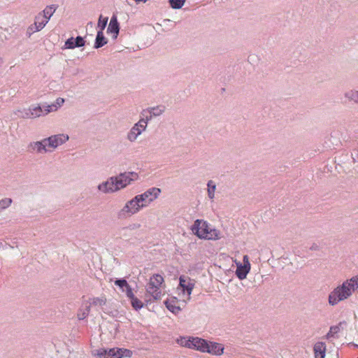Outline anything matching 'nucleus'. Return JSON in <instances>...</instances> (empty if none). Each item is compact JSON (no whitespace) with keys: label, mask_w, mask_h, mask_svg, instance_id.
Here are the masks:
<instances>
[{"label":"nucleus","mask_w":358,"mask_h":358,"mask_svg":"<svg viewBox=\"0 0 358 358\" xmlns=\"http://www.w3.org/2000/svg\"><path fill=\"white\" fill-rule=\"evenodd\" d=\"M186 0H169V3L171 6V7L173 9H180L181 8Z\"/></svg>","instance_id":"obj_33"},{"label":"nucleus","mask_w":358,"mask_h":358,"mask_svg":"<svg viewBox=\"0 0 358 358\" xmlns=\"http://www.w3.org/2000/svg\"><path fill=\"white\" fill-rule=\"evenodd\" d=\"M69 137L67 134H59L50 136L48 138H45V141L46 142L47 146L55 149L59 145L65 143L69 140Z\"/></svg>","instance_id":"obj_8"},{"label":"nucleus","mask_w":358,"mask_h":358,"mask_svg":"<svg viewBox=\"0 0 358 358\" xmlns=\"http://www.w3.org/2000/svg\"><path fill=\"white\" fill-rule=\"evenodd\" d=\"M358 287V282L355 278L345 281L341 285L338 286L329 294V303L331 306L336 305L338 302L348 299Z\"/></svg>","instance_id":"obj_1"},{"label":"nucleus","mask_w":358,"mask_h":358,"mask_svg":"<svg viewBox=\"0 0 358 358\" xmlns=\"http://www.w3.org/2000/svg\"><path fill=\"white\" fill-rule=\"evenodd\" d=\"M85 43L86 41L84 38L80 36H78L76 38L70 37L65 41L64 45L62 49L64 50L81 48L85 45Z\"/></svg>","instance_id":"obj_11"},{"label":"nucleus","mask_w":358,"mask_h":358,"mask_svg":"<svg viewBox=\"0 0 358 358\" xmlns=\"http://www.w3.org/2000/svg\"><path fill=\"white\" fill-rule=\"evenodd\" d=\"M344 96L349 101H352L356 103H358V91L357 90H349L345 92Z\"/></svg>","instance_id":"obj_28"},{"label":"nucleus","mask_w":358,"mask_h":358,"mask_svg":"<svg viewBox=\"0 0 358 358\" xmlns=\"http://www.w3.org/2000/svg\"><path fill=\"white\" fill-rule=\"evenodd\" d=\"M220 231L216 229H210L208 230V236L206 239L208 240H218L220 238Z\"/></svg>","instance_id":"obj_30"},{"label":"nucleus","mask_w":358,"mask_h":358,"mask_svg":"<svg viewBox=\"0 0 358 358\" xmlns=\"http://www.w3.org/2000/svg\"><path fill=\"white\" fill-rule=\"evenodd\" d=\"M118 351L120 352V354H122V357H131V351L129 350H127V349H123V348H118Z\"/></svg>","instance_id":"obj_42"},{"label":"nucleus","mask_w":358,"mask_h":358,"mask_svg":"<svg viewBox=\"0 0 358 358\" xmlns=\"http://www.w3.org/2000/svg\"><path fill=\"white\" fill-rule=\"evenodd\" d=\"M96 355L99 358H107L106 349L101 348L98 350Z\"/></svg>","instance_id":"obj_43"},{"label":"nucleus","mask_w":358,"mask_h":358,"mask_svg":"<svg viewBox=\"0 0 358 358\" xmlns=\"http://www.w3.org/2000/svg\"><path fill=\"white\" fill-rule=\"evenodd\" d=\"M106 299L96 297L93 299L92 305L102 306L106 304Z\"/></svg>","instance_id":"obj_40"},{"label":"nucleus","mask_w":358,"mask_h":358,"mask_svg":"<svg viewBox=\"0 0 358 358\" xmlns=\"http://www.w3.org/2000/svg\"><path fill=\"white\" fill-rule=\"evenodd\" d=\"M310 250H318L319 246L316 243H313L311 247L310 248Z\"/></svg>","instance_id":"obj_46"},{"label":"nucleus","mask_w":358,"mask_h":358,"mask_svg":"<svg viewBox=\"0 0 358 358\" xmlns=\"http://www.w3.org/2000/svg\"><path fill=\"white\" fill-rule=\"evenodd\" d=\"M161 193V189L157 187H152L147 189L145 192L141 194H138L137 196L139 199L143 208L147 207L151 202L155 200Z\"/></svg>","instance_id":"obj_4"},{"label":"nucleus","mask_w":358,"mask_h":358,"mask_svg":"<svg viewBox=\"0 0 358 358\" xmlns=\"http://www.w3.org/2000/svg\"><path fill=\"white\" fill-rule=\"evenodd\" d=\"M64 103V99L63 98L59 97L56 99V101L54 104L56 105L58 108L59 107L62 106Z\"/></svg>","instance_id":"obj_45"},{"label":"nucleus","mask_w":358,"mask_h":358,"mask_svg":"<svg viewBox=\"0 0 358 358\" xmlns=\"http://www.w3.org/2000/svg\"><path fill=\"white\" fill-rule=\"evenodd\" d=\"M164 282L163 277L159 274H155L150 278V282L148 287H152V284L159 287L160 285Z\"/></svg>","instance_id":"obj_27"},{"label":"nucleus","mask_w":358,"mask_h":358,"mask_svg":"<svg viewBox=\"0 0 358 358\" xmlns=\"http://www.w3.org/2000/svg\"><path fill=\"white\" fill-rule=\"evenodd\" d=\"M114 177L116 178L115 183L118 191L126 187L128 185L131 184V182L138 180V175L136 172L129 171L121 173L118 176Z\"/></svg>","instance_id":"obj_3"},{"label":"nucleus","mask_w":358,"mask_h":358,"mask_svg":"<svg viewBox=\"0 0 358 358\" xmlns=\"http://www.w3.org/2000/svg\"><path fill=\"white\" fill-rule=\"evenodd\" d=\"M209 229L208 224L203 220L197 219L191 227L192 233L201 239H206Z\"/></svg>","instance_id":"obj_5"},{"label":"nucleus","mask_w":358,"mask_h":358,"mask_svg":"<svg viewBox=\"0 0 358 358\" xmlns=\"http://www.w3.org/2000/svg\"><path fill=\"white\" fill-rule=\"evenodd\" d=\"M147 290L152 294L154 299L158 300L161 299L162 292L159 289V287H157L156 285L152 284V287H148Z\"/></svg>","instance_id":"obj_25"},{"label":"nucleus","mask_w":358,"mask_h":358,"mask_svg":"<svg viewBox=\"0 0 358 358\" xmlns=\"http://www.w3.org/2000/svg\"><path fill=\"white\" fill-rule=\"evenodd\" d=\"M87 25L92 26L93 25V22H90L87 23Z\"/></svg>","instance_id":"obj_48"},{"label":"nucleus","mask_w":358,"mask_h":358,"mask_svg":"<svg viewBox=\"0 0 358 358\" xmlns=\"http://www.w3.org/2000/svg\"><path fill=\"white\" fill-rule=\"evenodd\" d=\"M148 109L153 117H157L164 113L166 107L163 105H159L155 107H149Z\"/></svg>","instance_id":"obj_24"},{"label":"nucleus","mask_w":358,"mask_h":358,"mask_svg":"<svg viewBox=\"0 0 358 358\" xmlns=\"http://www.w3.org/2000/svg\"><path fill=\"white\" fill-rule=\"evenodd\" d=\"M48 23V20H45L42 16V13H38L35 17V22L33 24L36 27V30H41Z\"/></svg>","instance_id":"obj_23"},{"label":"nucleus","mask_w":358,"mask_h":358,"mask_svg":"<svg viewBox=\"0 0 358 358\" xmlns=\"http://www.w3.org/2000/svg\"><path fill=\"white\" fill-rule=\"evenodd\" d=\"M153 116L150 113V111L148 108L143 109L141 113V119L139 121L143 124V129L145 130L147 127V124L149 121L152 119Z\"/></svg>","instance_id":"obj_21"},{"label":"nucleus","mask_w":358,"mask_h":358,"mask_svg":"<svg viewBox=\"0 0 358 358\" xmlns=\"http://www.w3.org/2000/svg\"><path fill=\"white\" fill-rule=\"evenodd\" d=\"M357 358H358V357H357Z\"/></svg>","instance_id":"obj_49"},{"label":"nucleus","mask_w":358,"mask_h":358,"mask_svg":"<svg viewBox=\"0 0 358 358\" xmlns=\"http://www.w3.org/2000/svg\"><path fill=\"white\" fill-rule=\"evenodd\" d=\"M107 43L108 39L104 36L103 32L102 31H98L95 38L94 48L99 49L107 44Z\"/></svg>","instance_id":"obj_20"},{"label":"nucleus","mask_w":358,"mask_h":358,"mask_svg":"<svg viewBox=\"0 0 358 358\" xmlns=\"http://www.w3.org/2000/svg\"><path fill=\"white\" fill-rule=\"evenodd\" d=\"M341 322H340L338 325L331 326L330 327L329 331L327 334V338H329L334 336V334L338 333L341 330L340 326L341 325Z\"/></svg>","instance_id":"obj_35"},{"label":"nucleus","mask_w":358,"mask_h":358,"mask_svg":"<svg viewBox=\"0 0 358 358\" xmlns=\"http://www.w3.org/2000/svg\"><path fill=\"white\" fill-rule=\"evenodd\" d=\"M224 347L222 344L215 342H207L205 352L220 355L223 353Z\"/></svg>","instance_id":"obj_15"},{"label":"nucleus","mask_w":358,"mask_h":358,"mask_svg":"<svg viewBox=\"0 0 358 358\" xmlns=\"http://www.w3.org/2000/svg\"><path fill=\"white\" fill-rule=\"evenodd\" d=\"M208 186V196L210 199L215 197V192L216 189V185L213 180H209L207 183Z\"/></svg>","instance_id":"obj_31"},{"label":"nucleus","mask_w":358,"mask_h":358,"mask_svg":"<svg viewBox=\"0 0 358 358\" xmlns=\"http://www.w3.org/2000/svg\"><path fill=\"white\" fill-rule=\"evenodd\" d=\"M179 287L182 288L183 293H187L188 299H189L190 294L194 287V283L192 282L191 278L185 275H180L179 278Z\"/></svg>","instance_id":"obj_12"},{"label":"nucleus","mask_w":358,"mask_h":358,"mask_svg":"<svg viewBox=\"0 0 358 358\" xmlns=\"http://www.w3.org/2000/svg\"><path fill=\"white\" fill-rule=\"evenodd\" d=\"M143 124L141 123L140 121H138L137 123L134 124V125L132 127V128L130 129V131L127 134V139L131 141L134 142L136 140L137 137L143 131Z\"/></svg>","instance_id":"obj_14"},{"label":"nucleus","mask_w":358,"mask_h":358,"mask_svg":"<svg viewBox=\"0 0 358 358\" xmlns=\"http://www.w3.org/2000/svg\"><path fill=\"white\" fill-rule=\"evenodd\" d=\"M243 264L236 262V270L235 271L236 275L239 280L246 278L248 273L250 270V263L248 255L243 256Z\"/></svg>","instance_id":"obj_7"},{"label":"nucleus","mask_w":358,"mask_h":358,"mask_svg":"<svg viewBox=\"0 0 358 358\" xmlns=\"http://www.w3.org/2000/svg\"><path fill=\"white\" fill-rule=\"evenodd\" d=\"M178 302V299L176 297H171L170 299H166L164 301V304L169 311L176 315L181 311L180 307L176 305V303H177Z\"/></svg>","instance_id":"obj_18"},{"label":"nucleus","mask_w":358,"mask_h":358,"mask_svg":"<svg viewBox=\"0 0 358 358\" xmlns=\"http://www.w3.org/2000/svg\"><path fill=\"white\" fill-rule=\"evenodd\" d=\"M120 31V24L117 21V16L113 15L110 19L107 32L113 34V38H117Z\"/></svg>","instance_id":"obj_16"},{"label":"nucleus","mask_w":358,"mask_h":358,"mask_svg":"<svg viewBox=\"0 0 358 358\" xmlns=\"http://www.w3.org/2000/svg\"><path fill=\"white\" fill-rule=\"evenodd\" d=\"M142 208L143 206L136 195L128 201L124 207L117 212V217L119 220H125L138 213Z\"/></svg>","instance_id":"obj_2"},{"label":"nucleus","mask_w":358,"mask_h":358,"mask_svg":"<svg viewBox=\"0 0 358 358\" xmlns=\"http://www.w3.org/2000/svg\"><path fill=\"white\" fill-rule=\"evenodd\" d=\"M46 147V142L45 138H43L40 141L31 142L28 145V150L31 152L36 151L37 153H46L48 152Z\"/></svg>","instance_id":"obj_13"},{"label":"nucleus","mask_w":358,"mask_h":358,"mask_svg":"<svg viewBox=\"0 0 358 358\" xmlns=\"http://www.w3.org/2000/svg\"><path fill=\"white\" fill-rule=\"evenodd\" d=\"M207 341L198 337H192L191 342V349H195L203 352H205L206 347L207 345Z\"/></svg>","instance_id":"obj_17"},{"label":"nucleus","mask_w":358,"mask_h":358,"mask_svg":"<svg viewBox=\"0 0 358 358\" xmlns=\"http://www.w3.org/2000/svg\"><path fill=\"white\" fill-rule=\"evenodd\" d=\"M38 31L39 30H36V27H34V24H31L27 29V35L28 36V37H30L33 33Z\"/></svg>","instance_id":"obj_44"},{"label":"nucleus","mask_w":358,"mask_h":358,"mask_svg":"<svg viewBox=\"0 0 358 358\" xmlns=\"http://www.w3.org/2000/svg\"><path fill=\"white\" fill-rule=\"evenodd\" d=\"M114 282L115 285L121 288L123 292H124V288L126 289L129 285L124 278L116 279Z\"/></svg>","instance_id":"obj_36"},{"label":"nucleus","mask_w":358,"mask_h":358,"mask_svg":"<svg viewBox=\"0 0 358 358\" xmlns=\"http://www.w3.org/2000/svg\"><path fill=\"white\" fill-rule=\"evenodd\" d=\"M18 113H20V114H18V116L21 118H24V119L32 118L31 116V111H30L29 108L24 109L23 110H18Z\"/></svg>","instance_id":"obj_39"},{"label":"nucleus","mask_w":358,"mask_h":358,"mask_svg":"<svg viewBox=\"0 0 358 358\" xmlns=\"http://www.w3.org/2000/svg\"><path fill=\"white\" fill-rule=\"evenodd\" d=\"M141 227V225L139 223H132L129 224L127 227L120 228L118 230L120 238L127 241H131L132 239V236L134 234L133 231L139 229Z\"/></svg>","instance_id":"obj_9"},{"label":"nucleus","mask_w":358,"mask_h":358,"mask_svg":"<svg viewBox=\"0 0 358 358\" xmlns=\"http://www.w3.org/2000/svg\"><path fill=\"white\" fill-rule=\"evenodd\" d=\"M192 337L180 336L177 339V343L185 348H190Z\"/></svg>","instance_id":"obj_29"},{"label":"nucleus","mask_w":358,"mask_h":358,"mask_svg":"<svg viewBox=\"0 0 358 358\" xmlns=\"http://www.w3.org/2000/svg\"><path fill=\"white\" fill-rule=\"evenodd\" d=\"M57 6L55 4L47 6L42 12V16L44 17L45 20H47L48 22L50 17L55 12V10H57Z\"/></svg>","instance_id":"obj_22"},{"label":"nucleus","mask_w":358,"mask_h":358,"mask_svg":"<svg viewBox=\"0 0 358 358\" xmlns=\"http://www.w3.org/2000/svg\"><path fill=\"white\" fill-rule=\"evenodd\" d=\"M131 306L136 310H138L143 307V303L137 297L134 298L130 301Z\"/></svg>","instance_id":"obj_34"},{"label":"nucleus","mask_w":358,"mask_h":358,"mask_svg":"<svg viewBox=\"0 0 358 358\" xmlns=\"http://www.w3.org/2000/svg\"><path fill=\"white\" fill-rule=\"evenodd\" d=\"M12 201H13L12 199L10 198H4V199H2L1 200H0V212L2 210L6 209L8 207H9L10 206V204L12 203Z\"/></svg>","instance_id":"obj_37"},{"label":"nucleus","mask_w":358,"mask_h":358,"mask_svg":"<svg viewBox=\"0 0 358 358\" xmlns=\"http://www.w3.org/2000/svg\"><path fill=\"white\" fill-rule=\"evenodd\" d=\"M31 111V116L32 118L39 117L43 115H45L52 111L57 110V106L55 104H50L47 106H34L32 105L29 108Z\"/></svg>","instance_id":"obj_6"},{"label":"nucleus","mask_w":358,"mask_h":358,"mask_svg":"<svg viewBox=\"0 0 358 358\" xmlns=\"http://www.w3.org/2000/svg\"><path fill=\"white\" fill-rule=\"evenodd\" d=\"M107 358H122V355L120 354L118 348L106 349Z\"/></svg>","instance_id":"obj_32"},{"label":"nucleus","mask_w":358,"mask_h":358,"mask_svg":"<svg viewBox=\"0 0 358 358\" xmlns=\"http://www.w3.org/2000/svg\"><path fill=\"white\" fill-rule=\"evenodd\" d=\"M124 291L126 292V295L127 296L129 299V300L131 301V299H133L134 298H135L136 296H134L133 292H132V289L130 285H129L125 289Z\"/></svg>","instance_id":"obj_41"},{"label":"nucleus","mask_w":358,"mask_h":358,"mask_svg":"<svg viewBox=\"0 0 358 358\" xmlns=\"http://www.w3.org/2000/svg\"><path fill=\"white\" fill-rule=\"evenodd\" d=\"M116 178L114 176L110 177L106 181L98 185V189L103 193H113L117 191L116 187Z\"/></svg>","instance_id":"obj_10"},{"label":"nucleus","mask_w":358,"mask_h":358,"mask_svg":"<svg viewBox=\"0 0 358 358\" xmlns=\"http://www.w3.org/2000/svg\"><path fill=\"white\" fill-rule=\"evenodd\" d=\"M108 20V18L107 17H103L102 15H100L98 22V27L100 29L99 31H103V29L106 28L107 25Z\"/></svg>","instance_id":"obj_38"},{"label":"nucleus","mask_w":358,"mask_h":358,"mask_svg":"<svg viewBox=\"0 0 358 358\" xmlns=\"http://www.w3.org/2000/svg\"><path fill=\"white\" fill-rule=\"evenodd\" d=\"M313 350L315 358H324L326 352V345L324 343H317L315 344Z\"/></svg>","instance_id":"obj_19"},{"label":"nucleus","mask_w":358,"mask_h":358,"mask_svg":"<svg viewBox=\"0 0 358 358\" xmlns=\"http://www.w3.org/2000/svg\"><path fill=\"white\" fill-rule=\"evenodd\" d=\"M353 278H355V280L357 281V282H358V275L356 276H354Z\"/></svg>","instance_id":"obj_47"},{"label":"nucleus","mask_w":358,"mask_h":358,"mask_svg":"<svg viewBox=\"0 0 358 358\" xmlns=\"http://www.w3.org/2000/svg\"><path fill=\"white\" fill-rule=\"evenodd\" d=\"M90 312V304H88L87 303L85 304V306L84 308L79 309L77 316L78 320H83L85 318H86L89 313Z\"/></svg>","instance_id":"obj_26"}]
</instances>
